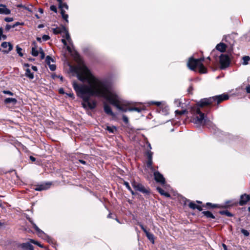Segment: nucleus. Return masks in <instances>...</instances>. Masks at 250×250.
<instances>
[{
    "label": "nucleus",
    "mask_w": 250,
    "mask_h": 250,
    "mask_svg": "<svg viewBox=\"0 0 250 250\" xmlns=\"http://www.w3.org/2000/svg\"><path fill=\"white\" fill-rule=\"evenodd\" d=\"M154 180L157 183H160L161 185H164L166 184V180L163 175L159 171H155L153 173Z\"/></svg>",
    "instance_id": "nucleus-12"
},
{
    "label": "nucleus",
    "mask_w": 250,
    "mask_h": 250,
    "mask_svg": "<svg viewBox=\"0 0 250 250\" xmlns=\"http://www.w3.org/2000/svg\"><path fill=\"white\" fill-rule=\"evenodd\" d=\"M45 61L46 62H54V60L50 56H47L46 57V59H45Z\"/></svg>",
    "instance_id": "nucleus-44"
},
{
    "label": "nucleus",
    "mask_w": 250,
    "mask_h": 250,
    "mask_svg": "<svg viewBox=\"0 0 250 250\" xmlns=\"http://www.w3.org/2000/svg\"><path fill=\"white\" fill-rule=\"evenodd\" d=\"M30 65L29 63H24V69L25 71V76L30 80H32L34 78L33 72H31V69L29 68Z\"/></svg>",
    "instance_id": "nucleus-14"
},
{
    "label": "nucleus",
    "mask_w": 250,
    "mask_h": 250,
    "mask_svg": "<svg viewBox=\"0 0 250 250\" xmlns=\"http://www.w3.org/2000/svg\"><path fill=\"white\" fill-rule=\"evenodd\" d=\"M59 92L60 94H64V92L63 89L62 88H61L60 89H59Z\"/></svg>",
    "instance_id": "nucleus-57"
},
{
    "label": "nucleus",
    "mask_w": 250,
    "mask_h": 250,
    "mask_svg": "<svg viewBox=\"0 0 250 250\" xmlns=\"http://www.w3.org/2000/svg\"><path fill=\"white\" fill-rule=\"evenodd\" d=\"M241 232L245 236H248L250 235V232L247 230L244 229H241Z\"/></svg>",
    "instance_id": "nucleus-41"
},
{
    "label": "nucleus",
    "mask_w": 250,
    "mask_h": 250,
    "mask_svg": "<svg viewBox=\"0 0 250 250\" xmlns=\"http://www.w3.org/2000/svg\"><path fill=\"white\" fill-rule=\"evenodd\" d=\"M250 201V195L244 193L240 197V199L237 201L238 205L240 206L246 205Z\"/></svg>",
    "instance_id": "nucleus-11"
},
{
    "label": "nucleus",
    "mask_w": 250,
    "mask_h": 250,
    "mask_svg": "<svg viewBox=\"0 0 250 250\" xmlns=\"http://www.w3.org/2000/svg\"><path fill=\"white\" fill-rule=\"evenodd\" d=\"M50 10H52V11H53L54 12H55V13L57 12V8L54 5H52L50 7Z\"/></svg>",
    "instance_id": "nucleus-49"
},
{
    "label": "nucleus",
    "mask_w": 250,
    "mask_h": 250,
    "mask_svg": "<svg viewBox=\"0 0 250 250\" xmlns=\"http://www.w3.org/2000/svg\"><path fill=\"white\" fill-rule=\"evenodd\" d=\"M29 221L32 224L33 228L35 229V230H36L38 235L44 234V232L41 229H40L38 228V227L33 221L31 220H29Z\"/></svg>",
    "instance_id": "nucleus-26"
},
{
    "label": "nucleus",
    "mask_w": 250,
    "mask_h": 250,
    "mask_svg": "<svg viewBox=\"0 0 250 250\" xmlns=\"http://www.w3.org/2000/svg\"><path fill=\"white\" fill-rule=\"evenodd\" d=\"M193 90V87L192 85H190L188 89V93L189 94H192Z\"/></svg>",
    "instance_id": "nucleus-46"
},
{
    "label": "nucleus",
    "mask_w": 250,
    "mask_h": 250,
    "mask_svg": "<svg viewBox=\"0 0 250 250\" xmlns=\"http://www.w3.org/2000/svg\"><path fill=\"white\" fill-rule=\"evenodd\" d=\"M188 67L195 72H198L201 74L206 73L207 72V68L204 63H187Z\"/></svg>",
    "instance_id": "nucleus-5"
},
{
    "label": "nucleus",
    "mask_w": 250,
    "mask_h": 250,
    "mask_svg": "<svg viewBox=\"0 0 250 250\" xmlns=\"http://www.w3.org/2000/svg\"><path fill=\"white\" fill-rule=\"evenodd\" d=\"M104 110L106 114L113 117L115 116V114L112 111L110 106L109 105L104 104Z\"/></svg>",
    "instance_id": "nucleus-19"
},
{
    "label": "nucleus",
    "mask_w": 250,
    "mask_h": 250,
    "mask_svg": "<svg viewBox=\"0 0 250 250\" xmlns=\"http://www.w3.org/2000/svg\"><path fill=\"white\" fill-rule=\"evenodd\" d=\"M148 104L151 105H156L158 106H159L161 104V103L159 102H154V101H150L148 103Z\"/></svg>",
    "instance_id": "nucleus-40"
},
{
    "label": "nucleus",
    "mask_w": 250,
    "mask_h": 250,
    "mask_svg": "<svg viewBox=\"0 0 250 250\" xmlns=\"http://www.w3.org/2000/svg\"><path fill=\"white\" fill-rule=\"evenodd\" d=\"M53 31L54 34H57L59 33H61L62 34V36L63 37H65L66 40L70 44L71 43V39L69 35V34L66 30V29L62 27L61 29L60 28H53Z\"/></svg>",
    "instance_id": "nucleus-6"
},
{
    "label": "nucleus",
    "mask_w": 250,
    "mask_h": 250,
    "mask_svg": "<svg viewBox=\"0 0 250 250\" xmlns=\"http://www.w3.org/2000/svg\"><path fill=\"white\" fill-rule=\"evenodd\" d=\"M232 56L231 54H223L220 56V62H229L233 61Z\"/></svg>",
    "instance_id": "nucleus-16"
},
{
    "label": "nucleus",
    "mask_w": 250,
    "mask_h": 250,
    "mask_svg": "<svg viewBox=\"0 0 250 250\" xmlns=\"http://www.w3.org/2000/svg\"><path fill=\"white\" fill-rule=\"evenodd\" d=\"M201 213L208 219H215V216L210 211H203Z\"/></svg>",
    "instance_id": "nucleus-23"
},
{
    "label": "nucleus",
    "mask_w": 250,
    "mask_h": 250,
    "mask_svg": "<svg viewBox=\"0 0 250 250\" xmlns=\"http://www.w3.org/2000/svg\"><path fill=\"white\" fill-rule=\"evenodd\" d=\"M129 191L131 192V194H132V195H135V194H136V192H134V191L132 189V188H131V190H129Z\"/></svg>",
    "instance_id": "nucleus-63"
},
{
    "label": "nucleus",
    "mask_w": 250,
    "mask_h": 250,
    "mask_svg": "<svg viewBox=\"0 0 250 250\" xmlns=\"http://www.w3.org/2000/svg\"><path fill=\"white\" fill-rule=\"evenodd\" d=\"M17 103V100L13 98H7L4 100V104L8 105L11 104L12 105H15Z\"/></svg>",
    "instance_id": "nucleus-20"
},
{
    "label": "nucleus",
    "mask_w": 250,
    "mask_h": 250,
    "mask_svg": "<svg viewBox=\"0 0 250 250\" xmlns=\"http://www.w3.org/2000/svg\"><path fill=\"white\" fill-rule=\"evenodd\" d=\"M105 129L111 133H114L115 131H117V128L115 126H107Z\"/></svg>",
    "instance_id": "nucleus-30"
},
{
    "label": "nucleus",
    "mask_w": 250,
    "mask_h": 250,
    "mask_svg": "<svg viewBox=\"0 0 250 250\" xmlns=\"http://www.w3.org/2000/svg\"><path fill=\"white\" fill-rule=\"evenodd\" d=\"M157 190L158 191V192L161 195H163L166 197H170V194L167 192H166L163 188H161L158 187L157 188H156Z\"/></svg>",
    "instance_id": "nucleus-24"
},
{
    "label": "nucleus",
    "mask_w": 250,
    "mask_h": 250,
    "mask_svg": "<svg viewBox=\"0 0 250 250\" xmlns=\"http://www.w3.org/2000/svg\"><path fill=\"white\" fill-rule=\"evenodd\" d=\"M143 108L138 107H129L128 111H135L138 112H140L142 111Z\"/></svg>",
    "instance_id": "nucleus-32"
},
{
    "label": "nucleus",
    "mask_w": 250,
    "mask_h": 250,
    "mask_svg": "<svg viewBox=\"0 0 250 250\" xmlns=\"http://www.w3.org/2000/svg\"><path fill=\"white\" fill-rule=\"evenodd\" d=\"M67 94V95H68V96H69L70 97H71V98H73V99L74 98V96L73 93H69V94Z\"/></svg>",
    "instance_id": "nucleus-61"
},
{
    "label": "nucleus",
    "mask_w": 250,
    "mask_h": 250,
    "mask_svg": "<svg viewBox=\"0 0 250 250\" xmlns=\"http://www.w3.org/2000/svg\"><path fill=\"white\" fill-rule=\"evenodd\" d=\"M61 14H62V18L64 20H65L66 22H68V15L65 14V11L64 10H62Z\"/></svg>",
    "instance_id": "nucleus-38"
},
{
    "label": "nucleus",
    "mask_w": 250,
    "mask_h": 250,
    "mask_svg": "<svg viewBox=\"0 0 250 250\" xmlns=\"http://www.w3.org/2000/svg\"><path fill=\"white\" fill-rule=\"evenodd\" d=\"M131 183L132 187L136 191H140L145 195H149L150 194L151 192L149 188H145L143 184L137 182L134 180L131 181Z\"/></svg>",
    "instance_id": "nucleus-4"
},
{
    "label": "nucleus",
    "mask_w": 250,
    "mask_h": 250,
    "mask_svg": "<svg viewBox=\"0 0 250 250\" xmlns=\"http://www.w3.org/2000/svg\"><path fill=\"white\" fill-rule=\"evenodd\" d=\"M226 45L223 43H220L219 44H218L216 46V49L221 52H224L226 49Z\"/></svg>",
    "instance_id": "nucleus-25"
},
{
    "label": "nucleus",
    "mask_w": 250,
    "mask_h": 250,
    "mask_svg": "<svg viewBox=\"0 0 250 250\" xmlns=\"http://www.w3.org/2000/svg\"><path fill=\"white\" fill-rule=\"evenodd\" d=\"M203 207L208 209L213 208H220V204H212L210 202H208L205 204L202 205Z\"/></svg>",
    "instance_id": "nucleus-18"
},
{
    "label": "nucleus",
    "mask_w": 250,
    "mask_h": 250,
    "mask_svg": "<svg viewBox=\"0 0 250 250\" xmlns=\"http://www.w3.org/2000/svg\"><path fill=\"white\" fill-rule=\"evenodd\" d=\"M10 10L8 9L6 6L3 4L0 5V14L8 15L10 14Z\"/></svg>",
    "instance_id": "nucleus-21"
},
{
    "label": "nucleus",
    "mask_w": 250,
    "mask_h": 250,
    "mask_svg": "<svg viewBox=\"0 0 250 250\" xmlns=\"http://www.w3.org/2000/svg\"><path fill=\"white\" fill-rule=\"evenodd\" d=\"M146 236L147 237V239L152 243H154V235L148 231L146 233Z\"/></svg>",
    "instance_id": "nucleus-29"
},
{
    "label": "nucleus",
    "mask_w": 250,
    "mask_h": 250,
    "mask_svg": "<svg viewBox=\"0 0 250 250\" xmlns=\"http://www.w3.org/2000/svg\"><path fill=\"white\" fill-rule=\"evenodd\" d=\"M175 113L176 115L181 116L182 115L188 113V111L186 109L182 110H176L175 111Z\"/></svg>",
    "instance_id": "nucleus-33"
},
{
    "label": "nucleus",
    "mask_w": 250,
    "mask_h": 250,
    "mask_svg": "<svg viewBox=\"0 0 250 250\" xmlns=\"http://www.w3.org/2000/svg\"><path fill=\"white\" fill-rule=\"evenodd\" d=\"M57 1L59 3V7L61 9L63 10V9H68V6L65 3H63L62 0H57Z\"/></svg>",
    "instance_id": "nucleus-28"
},
{
    "label": "nucleus",
    "mask_w": 250,
    "mask_h": 250,
    "mask_svg": "<svg viewBox=\"0 0 250 250\" xmlns=\"http://www.w3.org/2000/svg\"><path fill=\"white\" fill-rule=\"evenodd\" d=\"M246 91L248 93L250 94V85H248L246 88Z\"/></svg>",
    "instance_id": "nucleus-55"
},
{
    "label": "nucleus",
    "mask_w": 250,
    "mask_h": 250,
    "mask_svg": "<svg viewBox=\"0 0 250 250\" xmlns=\"http://www.w3.org/2000/svg\"><path fill=\"white\" fill-rule=\"evenodd\" d=\"M108 102L112 105L116 107L119 110L123 112H126L128 111V107L127 105L123 104L119 100V98L117 94L110 91L109 97L108 98Z\"/></svg>",
    "instance_id": "nucleus-3"
},
{
    "label": "nucleus",
    "mask_w": 250,
    "mask_h": 250,
    "mask_svg": "<svg viewBox=\"0 0 250 250\" xmlns=\"http://www.w3.org/2000/svg\"><path fill=\"white\" fill-rule=\"evenodd\" d=\"M29 159L32 162H35L36 160V158L32 156H30Z\"/></svg>",
    "instance_id": "nucleus-56"
},
{
    "label": "nucleus",
    "mask_w": 250,
    "mask_h": 250,
    "mask_svg": "<svg viewBox=\"0 0 250 250\" xmlns=\"http://www.w3.org/2000/svg\"><path fill=\"white\" fill-rule=\"evenodd\" d=\"M222 247L223 248L224 250H228L227 248V246L225 244H222Z\"/></svg>",
    "instance_id": "nucleus-60"
},
{
    "label": "nucleus",
    "mask_w": 250,
    "mask_h": 250,
    "mask_svg": "<svg viewBox=\"0 0 250 250\" xmlns=\"http://www.w3.org/2000/svg\"><path fill=\"white\" fill-rule=\"evenodd\" d=\"M107 217L108 218H114L113 217V216H112V213H111V212H110V213L108 214V215H107Z\"/></svg>",
    "instance_id": "nucleus-62"
},
{
    "label": "nucleus",
    "mask_w": 250,
    "mask_h": 250,
    "mask_svg": "<svg viewBox=\"0 0 250 250\" xmlns=\"http://www.w3.org/2000/svg\"><path fill=\"white\" fill-rule=\"evenodd\" d=\"M229 95L227 93H223L221 95H216L209 98L201 99L196 104V106L193 107L191 109L192 113L194 114L192 117V122L196 124L202 125H207L210 123V120L205 116L200 108L207 107V112L210 111L212 107L218 106L220 104L229 99Z\"/></svg>",
    "instance_id": "nucleus-2"
},
{
    "label": "nucleus",
    "mask_w": 250,
    "mask_h": 250,
    "mask_svg": "<svg viewBox=\"0 0 250 250\" xmlns=\"http://www.w3.org/2000/svg\"><path fill=\"white\" fill-rule=\"evenodd\" d=\"M13 18H6L5 19V21L7 22H11L12 21H13Z\"/></svg>",
    "instance_id": "nucleus-53"
},
{
    "label": "nucleus",
    "mask_w": 250,
    "mask_h": 250,
    "mask_svg": "<svg viewBox=\"0 0 250 250\" xmlns=\"http://www.w3.org/2000/svg\"><path fill=\"white\" fill-rule=\"evenodd\" d=\"M203 206H199V205H197V208L196 209H197L199 211H202L203 210Z\"/></svg>",
    "instance_id": "nucleus-54"
},
{
    "label": "nucleus",
    "mask_w": 250,
    "mask_h": 250,
    "mask_svg": "<svg viewBox=\"0 0 250 250\" xmlns=\"http://www.w3.org/2000/svg\"><path fill=\"white\" fill-rule=\"evenodd\" d=\"M190 62V63H192V62H197V61L196 60H194L193 58H190L189 59V62Z\"/></svg>",
    "instance_id": "nucleus-52"
},
{
    "label": "nucleus",
    "mask_w": 250,
    "mask_h": 250,
    "mask_svg": "<svg viewBox=\"0 0 250 250\" xmlns=\"http://www.w3.org/2000/svg\"><path fill=\"white\" fill-rule=\"evenodd\" d=\"M137 225L140 227V228L143 230V231L145 233V234L148 231L146 230V227H144V225L141 223L138 222Z\"/></svg>",
    "instance_id": "nucleus-39"
},
{
    "label": "nucleus",
    "mask_w": 250,
    "mask_h": 250,
    "mask_svg": "<svg viewBox=\"0 0 250 250\" xmlns=\"http://www.w3.org/2000/svg\"><path fill=\"white\" fill-rule=\"evenodd\" d=\"M49 65V67L51 71H54L56 69V66L54 64L46 63Z\"/></svg>",
    "instance_id": "nucleus-42"
},
{
    "label": "nucleus",
    "mask_w": 250,
    "mask_h": 250,
    "mask_svg": "<svg viewBox=\"0 0 250 250\" xmlns=\"http://www.w3.org/2000/svg\"><path fill=\"white\" fill-rule=\"evenodd\" d=\"M16 52L20 57H23L24 55L23 50L19 45L16 47Z\"/></svg>",
    "instance_id": "nucleus-31"
},
{
    "label": "nucleus",
    "mask_w": 250,
    "mask_h": 250,
    "mask_svg": "<svg viewBox=\"0 0 250 250\" xmlns=\"http://www.w3.org/2000/svg\"><path fill=\"white\" fill-rule=\"evenodd\" d=\"M146 156L147 157V161L146 162V166L148 168H151L153 161H152V155L153 152L150 150L147 151L146 154Z\"/></svg>",
    "instance_id": "nucleus-15"
},
{
    "label": "nucleus",
    "mask_w": 250,
    "mask_h": 250,
    "mask_svg": "<svg viewBox=\"0 0 250 250\" xmlns=\"http://www.w3.org/2000/svg\"><path fill=\"white\" fill-rule=\"evenodd\" d=\"M238 205L237 200L231 199L226 201L225 203L223 205L220 204V208H230L232 207H236Z\"/></svg>",
    "instance_id": "nucleus-8"
},
{
    "label": "nucleus",
    "mask_w": 250,
    "mask_h": 250,
    "mask_svg": "<svg viewBox=\"0 0 250 250\" xmlns=\"http://www.w3.org/2000/svg\"><path fill=\"white\" fill-rule=\"evenodd\" d=\"M213 71L218 69L224 70L230 66L231 63H208Z\"/></svg>",
    "instance_id": "nucleus-9"
},
{
    "label": "nucleus",
    "mask_w": 250,
    "mask_h": 250,
    "mask_svg": "<svg viewBox=\"0 0 250 250\" xmlns=\"http://www.w3.org/2000/svg\"><path fill=\"white\" fill-rule=\"evenodd\" d=\"M2 34V29L1 28H0V40H2L1 36Z\"/></svg>",
    "instance_id": "nucleus-64"
},
{
    "label": "nucleus",
    "mask_w": 250,
    "mask_h": 250,
    "mask_svg": "<svg viewBox=\"0 0 250 250\" xmlns=\"http://www.w3.org/2000/svg\"><path fill=\"white\" fill-rule=\"evenodd\" d=\"M51 185L52 183L48 182L41 185H35L33 188L36 191H42L48 189Z\"/></svg>",
    "instance_id": "nucleus-13"
},
{
    "label": "nucleus",
    "mask_w": 250,
    "mask_h": 250,
    "mask_svg": "<svg viewBox=\"0 0 250 250\" xmlns=\"http://www.w3.org/2000/svg\"><path fill=\"white\" fill-rule=\"evenodd\" d=\"M244 62H247L250 61V57L248 56H246L243 57Z\"/></svg>",
    "instance_id": "nucleus-45"
},
{
    "label": "nucleus",
    "mask_w": 250,
    "mask_h": 250,
    "mask_svg": "<svg viewBox=\"0 0 250 250\" xmlns=\"http://www.w3.org/2000/svg\"><path fill=\"white\" fill-rule=\"evenodd\" d=\"M1 46L5 49V51L8 52L10 51L13 48L12 45L8 42H4L1 44Z\"/></svg>",
    "instance_id": "nucleus-22"
},
{
    "label": "nucleus",
    "mask_w": 250,
    "mask_h": 250,
    "mask_svg": "<svg viewBox=\"0 0 250 250\" xmlns=\"http://www.w3.org/2000/svg\"><path fill=\"white\" fill-rule=\"evenodd\" d=\"M18 248H20L23 250H34L33 246L29 242L18 244Z\"/></svg>",
    "instance_id": "nucleus-17"
},
{
    "label": "nucleus",
    "mask_w": 250,
    "mask_h": 250,
    "mask_svg": "<svg viewBox=\"0 0 250 250\" xmlns=\"http://www.w3.org/2000/svg\"><path fill=\"white\" fill-rule=\"evenodd\" d=\"M124 185L125 186V187L128 190H131V188L127 182L125 181L124 183Z\"/></svg>",
    "instance_id": "nucleus-47"
},
{
    "label": "nucleus",
    "mask_w": 250,
    "mask_h": 250,
    "mask_svg": "<svg viewBox=\"0 0 250 250\" xmlns=\"http://www.w3.org/2000/svg\"><path fill=\"white\" fill-rule=\"evenodd\" d=\"M29 241L31 243H33L35 245H37L38 246L40 247V248H43V246L42 245L40 242H39L38 241H37L34 239H29Z\"/></svg>",
    "instance_id": "nucleus-37"
},
{
    "label": "nucleus",
    "mask_w": 250,
    "mask_h": 250,
    "mask_svg": "<svg viewBox=\"0 0 250 250\" xmlns=\"http://www.w3.org/2000/svg\"><path fill=\"white\" fill-rule=\"evenodd\" d=\"M51 77L53 79H55L56 78H59L62 82L63 81V78L61 75H57L55 73H53L51 75Z\"/></svg>",
    "instance_id": "nucleus-35"
},
{
    "label": "nucleus",
    "mask_w": 250,
    "mask_h": 250,
    "mask_svg": "<svg viewBox=\"0 0 250 250\" xmlns=\"http://www.w3.org/2000/svg\"><path fill=\"white\" fill-rule=\"evenodd\" d=\"M62 41L65 46H67V50L73 56V57L76 61H81V58L79 54L75 50H73L71 46L67 45V43L65 39H63L62 40Z\"/></svg>",
    "instance_id": "nucleus-7"
},
{
    "label": "nucleus",
    "mask_w": 250,
    "mask_h": 250,
    "mask_svg": "<svg viewBox=\"0 0 250 250\" xmlns=\"http://www.w3.org/2000/svg\"><path fill=\"white\" fill-rule=\"evenodd\" d=\"M32 55L33 56H39V57L42 59L44 57V53L41 48L39 47L36 45L33 47L31 51Z\"/></svg>",
    "instance_id": "nucleus-10"
},
{
    "label": "nucleus",
    "mask_w": 250,
    "mask_h": 250,
    "mask_svg": "<svg viewBox=\"0 0 250 250\" xmlns=\"http://www.w3.org/2000/svg\"><path fill=\"white\" fill-rule=\"evenodd\" d=\"M186 201H187L188 202H189V204H188V206L189 208H191L192 209H195L196 208L197 205H196L193 202L190 201L189 200L186 199Z\"/></svg>",
    "instance_id": "nucleus-34"
},
{
    "label": "nucleus",
    "mask_w": 250,
    "mask_h": 250,
    "mask_svg": "<svg viewBox=\"0 0 250 250\" xmlns=\"http://www.w3.org/2000/svg\"><path fill=\"white\" fill-rule=\"evenodd\" d=\"M7 225V224L4 222H1L0 221V227H4Z\"/></svg>",
    "instance_id": "nucleus-51"
},
{
    "label": "nucleus",
    "mask_w": 250,
    "mask_h": 250,
    "mask_svg": "<svg viewBox=\"0 0 250 250\" xmlns=\"http://www.w3.org/2000/svg\"><path fill=\"white\" fill-rule=\"evenodd\" d=\"M3 93L6 94H8L11 96H13L14 93L9 90H3Z\"/></svg>",
    "instance_id": "nucleus-48"
},
{
    "label": "nucleus",
    "mask_w": 250,
    "mask_h": 250,
    "mask_svg": "<svg viewBox=\"0 0 250 250\" xmlns=\"http://www.w3.org/2000/svg\"><path fill=\"white\" fill-rule=\"evenodd\" d=\"M31 68L35 72H37L38 71V68L35 66H32Z\"/></svg>",
    "instance_id": "nucleus-58"
},
{
    "label": "nucleus",
    "mask_w": 250,
    "mask_h": 250,
    "mask_svg": "<svg viewBox=\"0 0 250 250\" xmlns=\"http://www.w3.org/2000/svg\"><path fill=\"white\" fill-rule=\"evenodd\" d=\"M29 241L31 243H33L35 245H37L38 246L40 247V248H43V246L42 245L40 242H39L38 241H37L34 239H29Z\"/></svg>",
    "instance_id": "nucleus-36"
},
{
    "label": "nucleus",
    "mask_w": 250,
    "mask_h": 250,
    "mask_svg": "<svg viewBox=\"0 0 250 250\" xmlns=\"http://www.w3.org/2000/svg\"><path fill=\"white\" fill-rule=\"evenodd\" d=\"M123 120L126 125H127L129 123V120L127 117L125 115H123Z\"/></svg>",
    "instance_id": "nucleus-43"
},
{
    "label": "nucleus",
    "mask_w": 250,
    "mask_h": 250,
    "mask_svg": "<svg viewBox=\"0 0 250 250\" xmlns=\"http://www.w3.org/2000/svg\"><path fill=\"white\" fill-rule=\"evenodd\" d=\"M72 73L77 75L78 79L81 82L87 81L89 85L78 84L73 83V87L77 95L83 99V107L90 109H94L97 105V102L94 100L90 102L91 96L102 97L108 102L109 97L110 86L105 81L99 80L94 76L90 70L85 66V63H77L78 65L73 66L72 63H67Z\"/></svg>",
    "instance_id": "nucleus-1"
},
{
    "label": "nucleus",
    "mask_w": 250,
    "mask_h": 250,
    "mask_svg": "<svg viewBox=\"0 0 250 250\" xmlns=\"http://www.w3.org/2000/svg\"><path fill=\"white\" fill-rule=\"evenodd\" d=\"M49 37L48 35H44L42 36V40L44 41H47L49 40Z\"/></svg>",
    "instance_id": "nucleus-50"
},
{
    "label": "nucleus",
    "mask_w": 250,
    "mask_h": 250,
    "mask_svg": "<svg viewBox=\"0 0 250 250\" xmlns=\"http://www.w3.org/2000/svg\"><path fill=\"white\" fill-rule=\"evenodd\" d=\"M219 213L222 215H226L228 217H233L234 214L228 210H220Z\"/></svg>",
    "instance_id": "nucleus-27"
},
{
    "label": "nucleus",
    "mask_w": 250,
    "mask_h": 250,
    "mask_svg": "<svg viewBox=\"0 0 250 250\" xmlns=\"http://www.w3.org/2000/svg\"><path fill=\"white\" fill-rule=\"evenodd\" d=\"M79 162L80 163H81V164H82L83 165H86V162L85 161L83 160L80 159V160H79Z\"/></svg>",
    "instance_id": "nucleus-59"
}]
</instances>
